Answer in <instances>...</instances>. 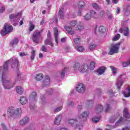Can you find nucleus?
<instances>
[{
    "label": "nucleus",
    "mask_w": 130,
    "mask_h": 130,
    "mask_svg": "<svg viewBox=\"0 0 130 130\" xmlns=\"http://www.w3.org/2000/svg\"><path fill=\"white\" fill-rule=\"evenodd\" d=\"M9 63H11V68L16 69L17 77L15 78V82H17V81H21V80H22L21 77L22 74H21V72H20V71L18 70L19 60H18L17 58L15 57H12L6 61L3 66V67H0V78H1V76H3V75H5V76H7V74H6V73L9 71Z\"/></svg>",
    "instance_id": "nucleus-1"
},
{
    "label": "nucleus",
    "mask_w": 130,
    "mask_h": 130,
    "mask_svg": "<svg viewBox=\"0 0 130 130\" xmlns=\"http://www.w3.org/2000/svg\"><path fill=\"white\" fill-rule=\"evenodd\" d=\"M89 115V112L88 111H84L81 113L78 118L73 119H69L68 122L70 123L72 126H76V127H79L81 124L82 121H85L87 120L88 118V116Z\"/></svg>",
    "instance_id": "nucleus-2"
},
{
    "label": "nucleus",
    "mask_w": 130,
    "mask_h": 130,
    "mask_svg": "<svg viewBox=\"0 0 130 130\" xmlns=\"http://www.w3.org/2000/svg\"><path fill=\"white\" fill-rule=\"evenodd\" d=\"M8 79V76L5 74L1 75V81H2V85L6 90H11L12 88H14L15 82L12 81L11 79Z\"/></svg>",
    "instance_id": "nucleus-3"
},
{
    "label": "nucleus",
    "mask_w": 130,
    "mask_h": 130,
    "mask_svg": "<svg viewBox=\"0 0 130 130\" xmlns=\"http://www.w3.org/2000/svg\"><path fill=\"white\" fill-rule=\"evenodd\" d=\"M22 114V109L21 108H17L15 110V107H10L8 108L7 111V115L8 117H12L13 116L14 118H18L19 115Z\"/></svg>",
    "instance_id": "nucleus-4"
},
{
    "label": "nucleus",
    "mask_w": 130,
    "mask_h": 130,
    "mask_svg": "<svg viewBox=\"0 0 130 130\" xmlns=\"http://www.w3.org/2000/svg\"><path fill=\"white\" fill-rule=\"evenodd\" d=\"M88 69L89 66H88V64L84 63L81 66L80 63L76 62L73 67V71L75 72H77V71H78L80 73L83 74L84 73H87Z\"/></svg>",
    "instance_id": "nucleus-5"
},
{
    "label": "nucleus",
    "mask_w": 130,
    "mask_h": 130,
    "mask_svg": "<svg viewBox=\"0 0 130 130\" xmlns=\"http://www.w3.org/2000/svg\"><path fill=\"white\" fill-rule=\"evenodd\" d=\"M13 31V26L9 25V24L5 23L3 27V29L1 31V35L2 36H6L7 34L11 33Z\"/></svg>",
    "instance_id": "nucleus-6"
},
{
    "label": "nucleus",
    "mask_w": 130,
    "mask_h": 130,
    "mask_svg": "<svg viewBox=\"0 0 130 130\" xmlns=\"http://www.w3.org/2000/svg\"><path fill=\"white\" fill-rule=\"evenodd\" d=\"M42 32H43V29H41L40 31L36 30L34 32L31 37L33 42L37 43V44L39 43V39L41 37V33Z\"/></svg>",
    "instance_id": "nucleus-7"
},
{
    "label": "nucleus",
    "mask_w": 130,
    "mask_h": 130,
    "mask_svg": "<svg viewBox=\"0 0 130 130\" xmlns=\"http://www.w3.org/2000/svg\"><path fill=\"white\" fill-rule=\"evenodd\" d=\"M120 44H121V42L117 43L112 46L108 54H110V55H112V54L118 53L119 52V47L120 46Z\"/></svg>",
    "instance_id": "nucleus-8"
},
{
    "label": "nucleus",
    "mask_w": 130,
    "mask_h": 130,
    "mask_svg": "<svg viewBox=\"0 0 130 130\" xmlns=\"http://www.w3.org/2000/svg\"><path fill=\"white\" fill-rule=\"evenodd\" d=\"M125 80V75L122 74L120 76L118 77L117 80V87L119 90H120V88H121V86L123 84V80Z\"/></svg>",
    "instance_id": "nucleus-9"
},
{
    "label": "nucleus",
    "mask_w": 130,
    "mask_h": 130,
    "mask_svg": "<svg viewBox=\"0 0 130 130\" xmlns=\"http://www.w3.org/2000/svg\"><path fill=\"white\" fill-rule=\"evenodd\" d=\"M22 16V13L21 12H18L17 14H11L9 16V19L11 22H15V20L19 19Z\"/></svg>",
    "instance_id": "nucleus-10"
},
{
    "label": "nucleus",
    "mask_w": 130,
    "mask_h": 130,
    "mask_svg": "<svg viewBox=\"0 0 130 130\" xmlns=\"http://www.w3.org/2000/svg\"><path fill=\"white\" fill-rule=\"evenodd\" d=\"M86 90V88L85 87V85L83 84L82 83H79L77 85L76 87V90L78 93H81V94H83V93H85V91Z\"/></svg>",
    "instance_id": "nucleus-11"
},
{
    "label": "nucleus",
    "mask_w": 130,
    "mask_h": 130,
    "mask_svg": "<svg viewBox=\"0 0 130 130\" xmlns=\"http://www.w3.org/2000/svg\"><path fill=\"white\" fill-rule=\"evenodd\" d=\"M37 92L36 91L32 92L28 97L29 101H30V102H36L37 101Z\"/></svg>",
    "instance_id": "nucleus-12"
},
{
    "label": "nucleus",
    "mask_w": 130,
    "mask_h": 130,
    "mask_svg": "<svg viewBox=\"0 0 130 130\" xmlns=\"http://www.w3.org/2000/svg\"><path fill=\"white\" fill-rule=\"evenodd\" d=\"M50 83V79L49 76H46L44 79L43 80L42 86L43 87H47Z\"/></svg>",
    "instance_id": "nucleus-13"
},
{
    "label": "nucleus",
    "mask_w": 130,
    "mask_h": 130,
    "mask_svg": "<svg viewBox=\"0 0 130 130\" xmlns=\"http://www.w3.org/2000/svg\"><path fill=\"white\" fill-rule=\"evenodd\" d=\"M124 121V118L121 117L120 119H119L116 122L115 126H112L109 125V124L107 125L108 126H110L111 128H115L116 126H118L119 125L120 123H121V122H123Z\"/></svg>",
    "instance_id": "nucleus-14"
},
{
    "label": "nucleus",
    "mask_w": 130,
    "mask_h": 130,
    "mask_svg": "<svg viewBox=\"0 0 130 130\" xmlns=\"http://www.w3.org/2000/svg\"><path fill=\"white\" fill-rule=\"evenodd\" d=\"M61 118H62V115L61 114H59L57 115L55 120H54V124L56 125H58L60 124V121H61Z\"/></svg>",
    "instance_id": "nucleus-15"
},
{
    "label": "nucleus",
    "mask_w": 130,
    "mask_h": 130,
    "mask_svg": "<svg viewBox=\"0 0 130 130\" xmlns=\"http://www.w3.org/2000/svg\"><path fill=\"white\" fill-rule=\"evenodd\" d=\"M105 71H106V67L101 66L98 69L96 73L99 74V76H101V75H103L105 73Z\"/></svg>",
    "instance_id": "nucleus-16"
},
{
    "label": "nucleus",
    "mask_w": 130,
    "mask_h": 130,
    "mask_svg": "<svg viewBox=\"0 0 130 130\" xmlns=\"http://www.w3.org/2000/svg\"><path fill=\"white\" fill-rule=\"evenodd\" d=\"M120 33H123L124 36H128L129 35V28L128 27H125L124 28H120L119 30Z\"/></svg>",
    "instance_id": "nucleus-17"
},
{
    "label": "nucleus",
    "mask_w": 130,
    "mask_h": 130,
    "mask_svg": "<svg viewBox=\"0 0 130 130\" xmlns=\"http://www.w3.org/2000/svg\"><path fill=\"white\" fill-rule=\"evenodd\" d=\"M104 109V108L103 107V106H102V104H99L95 106V110L96 113H100V112L103 111Z\"/></svg>",
    "instance_id": "nucleus-18"
},
{
    "label": "nucleus",
    "mask_w": 130,
    "mask_h": 130,
    "mask_svg": "<svg viewBox=\"0 0 130 130\" xmlns=\"http://www.w3.org/2000/svg\"><path fill=\"white\" fill-rule=\"evenodd\" d=\"M19 102L22 105H25L28 103V99L26 96H22L20 97Z\"/></svg>",
    "instance_id": "nucleus-19"
},
{
    "label": "nucleus",
    "mask_w": 130,
    "mask_h": 130,
    "mask_svg": "<svg viewBox=\"0 0 130 130\" xmlns=\"http://www.w3.org/2000/svg\"><path fill=\"white\" fill-rule=\"evenodd\" d=\"M29 122V118L28 117H25L19 121L20 125H25L26 123Z\"/></svg>",
    "instance_id": "nucleus-20"
},
{
    "label": "nucleus",
    "mask_w": 130,
    "mask_h": 130,
    "mask_svg": "<svg viewBox=\"0 0 130 130\" xmlns=\"http://www.w3.org/2000/svg\"><path fill=\"white\" fill-rule=\"evenodd\" d=\"M64 28L66 29V31H67L70 35H74V34H75V31L73 30V28L71 26H66L64 27Z\"/></svg>",
    "instance_id": "nucleus-21"
},
{
    "label": "nucleus",
    "mask_w": 130,
    "mask_h": 130,
    "mask_svg": "<svg viewBox=\"0 0 130 130\" xmlns=\"http://www.w3.org/2000/svg\"><path fill=\"white\" fill-rule=\"evenodd\" d=\"M123 113V115L124 117H125V118H127V119H130V113H128L127 108H125Z\"/></svg>",
    "instance_id": "nucleus-22"
},
{
    "label": "nucleus",
    "mask_w": 130,
    "mask_h": 130,
    "mask_svg": "<svg viewBox=\"0 0 130 130\" xmlns=\"http://www.w3.org/2000/svg\"><path fill=\"white\" fill-rule=\"evenodd\" d=\"M44 44L45 45H50L51 47H53V43H52L51 39H46L44 41Z\"/></svg>",
    "instance_id": "nucleus-23"
},
{
    "label": "nucleus",
    "mask_w": 130,
    "mask_h": 130,
    "mask_svg": "<svg viewBox=\"0 0 130 130\" xmlns=\"http://www.w3.org/2000/svg\"><path fill=\"white\" fill-rule=\"evenodd\" d=\"M18 43H19V40L18 38H16L11 41L10 44L13 46V47H14V46L18 45Z\"/></svg>",
    "instance_id": "nucleus-24"
},
{
    "label": "nucleus",
    "mask_w": 130,
    "mask_h": 130,
    "mask_svg": "<svg viewBox=\"0 0 130 130\" xmlns=\"http://www.w3.org/2000/svg\"><path fill=\"white\" fill-rule=\"evenodd\" d=\"M87 107L88 109H91V108H93V105H94V103L93 101L88 100L86 103Z\"/></svg>",
    "instance_id": "nucleus-25"
},
{
    "label": "nucleus",
    "mask_w": 130,
    "mask_h": 130,
    "mask_svg": "<svg viewBox=\"0 0 130 130\" xmlns=\"http://www.w3.org/2000/svg\"><path fill=\"white\" fill-rule=\"evenodd\" d=\"M126 91H123V94L124 97L127 98L130 97V87L128 86L127 88H126Z\"/></svg>",
    "instance_id": "nucleus-26"
},
{
    "label": "nucleus",
    "mask_w": 130,
    "mask_h": 130,
    "mask_svg": "<svg viewBox=\"0 0 130 130\" xmlns=\"http://www.w3.org/2000/svg\"><path fill=\"white\" fill-rule=\"evenodd\" d=\"M16 90L17 93H18L19 95H22L23 93H24V89L21 86H17Z\"/></svg>",
    "instance_id": "nucleus-27"
},
{
    "label": "nucleus",
    "mask_w": 130,
    "mask_h": 130,
    "mask_svg": "<svg viewBox=\"0 0 130 130\" xmlns=\"http://www.w3.org/2000/svg\"><path fill=\"white\" fill-rule=\"evenodd\" d=\"M84 29V25L82 22H79V24L76 26L77 31H82Z\"/></svg>",
    "instance_id": "nucleus-28"
},
{
    "label": "nucleus",
    "mask_w": 130,
    "mask_h": 130,
    "mask_svg": "<svg viewBox=\"0 0 130 130\" xmlns=\"http://www.w3.org/2000/svg\"><path fill=\"white\" fill-rule=\"evenodd\" d=\"M35 79L36 81H41L43 79V74L40 73L35 76Z\"/></svg>",
    "instance_id": "nucleus-29"
},
{
    "label": "nucleus",
    "mask_w": 130,
    "mask_h": 130,
    "mask_svg": "<svg viewBox=\"0 0 130 130\" xmlns=\"http://www.w3.org/2000/svg\"><path fill=\"white\" fill-rule=\"evenodd\" d=\"M73 41L76 46H77V45H80L81 43V38H77L74 39Z\"/></svg>",
    "instance_id": "nucleus-30"
},
{
    "label": "nucleus",
    "mask_w": 130,
    "mask_h": 130,
    "mask_svg": "<svg viewBox=\"0 0 130 130\" xmlns=\"http://www.w3.org/2000/svg\"><path fill=\"white\" fill-rule=\"evenodd\" d=\"M29 31H30V32H31L33 30H34V29L35 28V25H34L33 24V22L29 21Z\"/></svg>",
    "instance_id": "nucleus-31"
},
{
    "label": "nucleus",
    "mask_w": 130,
    "mask_h": 130,
    "mask_svg": "<svg viewBox=\"0 0 130 130\" xmlns=\"http://www.w3.org/2000/svg\"><path fill=\"white\" fill-rule=\"evenodd\" d=\"M75 47H76L78 51H79L80 52H83V51L85 50V48H84V47H83L82 46H75Z\"/></svg>",
    "instance_id": "nucleus-32"
},
{
    "label": "nucleus",
    "mask_w": 130,
    "mask_h": 130,
    "mask_svg": "<svg viewBox=\"0 0 130 130\" xmlns=\"http://www.w3.org/2000/svg\"><path fill=\"white\" fill-rule=\"evenodd\" d=\"M91 18H92V16H91V14L89 13H87L85 16H84V20L85 21H89L91 20Z\"/></svg>",
    "instance_id": "nucleus-33"
},
{
    "label": "nucleus",
    "mask_w": 130,
    "mask_h": 130,
    "mask_svg": "<svg viewBox=\"0 0 130 130\" xmlns=\"http://www.w3.org/2000/svg\"><path fill=\"white\" fill-rule=\"evenodd\" d=\"M31 54L30 56V59L31 60H34L35 58V50L34 49L32 48L31 49Z\"/></svg>",
    "instance_id": "nucleus-34"
},
{
    "label": "nucleus",
    "mask_w": 130,
    "mask_h": 130,
    "mask_svg": "<svg viewBox=\"0 0 130 130\" xmlns=\"http://www.w3.org/2000/svg\"><path fill=\"white\" fill-rule=\"evenodd\" d=\"M99 31L100 32V33H105V32L106 31V29H105V27H104V26H101L99 28Z\"/></svg>",
    "instance_id": "nucleus-35"
},
{
    "label": "nucleus",
    "mask_w": 130,
    "mask_h": 130,
    "mask_svg": "<svg viewBox=\"0 0 130 130\" xmlns=\"http://www.w3.org/2000/svg\"><path fill=\"white\" fill-rule=\"evenodd\" d=\"M111 110V106L110 105L107 104L105 106V112H109L110 110Z\"/></svg>",
    "instance_id": "nucleus-36"
},
{
    "label": "nucleus",
    "mask_w": 130,
    "mask_h": 130,
    "mask_svg": "<svg viewBox=\"0 0 130 130\" xmlns=\"http://www.w3.org/2000/svg\"><path fill=\"white\" fill-rule=\"evenodd\" d=\"M95 66H96V63L94 61L91 62L89 66V69L91 70H94V69H95Z\"/></svg>",
    "instance_id": "nucleus-37"
},
{
    "label": "nucleus",
    "mask_w": 130,
    "mask_h": 130,
    "mask_svg": "<svg viewBox=\"0 0 130 130\" xmlns=\"http://www.w3.org/2000/svg\"><path fill=\"white\" fill-rule=\"evenodd\" d=\"M92 6L93 9H95V10H96V11H99V10H100V7L98 5V4H97V3H93L92 4Z\"/></svg>",
    "instance_id": "nucleus-38"
},
{
    "label": "nucleus",
    "mask_w": 130,
    "mask_h": 130,
    "mask_svg": "<svg viewBox=\"0 0 130 130\" xmlns=\"http://www.w3.org/2000/svg\"><path fill=\"white\" fill-rule=\"evenodd\" d=\"M85 6V3L83 1H80L78 3V7L79 9H83Z\"/></svg>",
    "instance_id": "nucleus-39"
},
{
    "label": "nucleus",
    "mask_w": 130,
    "mask_h": 130,
    "mask_svg": "<svg viewBox=\"0 0 130 130\" xmlns=\"http://www.w3.org/2000/svg\"><path fill=\"white\" fill-rule=\"evenodd\" d=\"M67 71V68H65L63 70H62V71L60 73V77L61 78V79H62V78L64 77V76H66V72Z\"/></svg>",
    "instance_id": "nucleus-40"
},
{
    "label": "nucleus",
    "mask_w": 130,
    "mask_h": 130,
    "mask_svg": "<svg viewBox=\"0 0 130 130\" xmlns=\"http://www.w3.org/2000/svg\"><path fill=\"white\" fill-rule=\"evenodd\" d=\"M119 38H120V35L118 34L114 36L112 40L113 41H117V40H119Z\"/></svg>",
    "instance_id": "nucleus-41"
},
{
    "label": "nucleus",
    "mask_w": 130,
    "mask_h": 130,
    "mask_svg": "<svg viewBox=\"0 0 130 130\" xmlns=\"http://www.w3.org/2000/svg\"><path fill=\"white\" fill-rule=\"evenodd\" d=\"M123 11H124L125 16H129V14H130L129 9L124 8Z\"/></svg>",
    "instance_id": "nucleus-42"
},
{
    "label": "nucleus",
    "mask_w": 130,
    "mask_h": 130,
    "mask_svg": "<svg viewBox=\"0 0 130 130\" xmlns=\"http://www.w3.org/2000/svg\"><path fill=\"white\" fill-rule=\"evenodd\" d=\"M34 102H36L29 101V108L30 109H34L35 107V103H34Z\"/></svg>",
    "instance_id": "nucleus-43"
},
{
    "label": "nucleus",
    "mask_w": 130,
    "mask_h": 130,
    "mask_svg": "<svg viewBox=\"0 0 130 130\" xmlns=\"http://www.w3.org/2000/svg\"><path fill=\"white\" fill-rule=\"evenodd\" d=\"M74 103L73 100H69L67 103L68 106H71V107H73L74 106Z\"/></svg>",
    "instance_id": "nucleus-44"
},
{
    "label": "nucleus",
    "mask_w": 130,
    "mask_h": 130,
    "mask_svg": "<svg viewBox=\"0 0 130 130\" xmlns=\"http://www.w3.org/2000/svg\"><path fill=\"white\" fill-rule=\"evenodd\" d=\"M100 120V117H94L92 118V121L93 122L96 123Z\"/></svg>",
    "instance_id": "nucleus-45"
},
{
    "label": "nucleus",
    "mask_w": 130,
    "mask_h": 130,
    "mask_svg": "<svg viewBox=\"0 0 130 130\" xmlns=\"http://www.w3.org/2000/svg\"><path fill=\"white\" fill-rule=\"evenodd\" d=\"M54 36H58V29L57 28L54 27Z\"/></svg>",
    "instance_id": "nucleus-46"
},
{
    "label": "nucleus",
    "mask_w": 130,
    "mask_h": 130,
    "mask_svg": "<svg viewBox=\"0 0 130 130\" xmlns=\"http://www.w3.org/2000/svg\"><path fill=\"white\" fill-rule=\"evenodd\" d=\"M110 69L112 70V72L114 75H115L116 74L117 70L116 68H114L113 66H110Z\"/></svg>",
    "instance_id": "nucleus-47"
},
{
    "label": "nucleus",
    "mask_w": 130,
    "mask_h": 130,
    "mask_svg": "<svg viewBox=\"0 0 130 130\" xmlns=\"http://www.w3.org/2000/svg\"><path fill=\"white\" fill-rule=\"evenodd\" d=\"M19 56H21V57H23V56H26L28 55V54L27 53L22 52H19Z\"/></svg>",
    "instance_id": "nucleus-48"
},
{
    "label": "nucleus",
    "mask_w": 130,
    "mask_h": 130,
    "mask_svg": "<svg viewBox=\"0 0 130 130\" xmlns=\"http://www.w3.org/2000/svg\"><path fill=\"white\" fill-rule=\"evenodd\" d=\"M41 102H42V103H43V104H45V103H46V101H45V98L44 97V95H42L41 96Z\"/></svg>",
    "instance_id": "nucleus-49"
},
{
    "label": "nucleus",
    "mask_w": 130,
    "mask_h": 130,
    "mask_svg": "<svg viewBox=\"0 0 130 130\" xmlns=\"http://www.w3.org/2000/svg\"><path fill=\"white\" fill-rule=\"evenodd\" d=\"M96 44H90L89 46V49L90 50H92V49H94V48H96Z\"/></svg>",
    "instance_id": "nucleus-50"
},
{
    "label": "nucleus",
    "mask_w": 130,
    "mask_h": 130,
    "mask_svg": "<svg viewBox=\"0 0 130 130\" xmlns=\"http://www.w3.org/2000/svg\"><path fill=\"white\" fill-rule=\"evenodd\" d=\"M61 109H62V107H61V106L57 107L55 109H54V112H58L59 111H60V110H61Z\"/></svg>",
    "instance_id": "nucleus-51"
},
{
    "label": "nucleus",
    "mask_w": 130,
    "mask_h": 130,
    "mask_svg": "<svg viewBox=\"0 0 130 130\" xmlns=\"http://www.w3.org/2000/svg\"><path fill=\"white\" fill-rule=\"evenodd\" d=\"M41 50L44 52H46L47 51V48H46V46H45V45H44L42 46Z\"/></svg>",
    "instance_id": "nucleus-52"
},
{
    "label": "nucleus",
    "mask_w": 130,
    "mask_h": 130,
    "mask_svg": "<svg viewBox=\"0 0 130 130\" xmlns=\"http://www.w3.org/2000/svg\"><path fill=\"white\" fill-rule=\"evenodd\" d=\"M90 15L92 17H93V18H96V12L93 11V10H91L90 11Z\"/></svg>",
    "instance_id": "nucleus-53"
},
{
    "label": "nucleus",
    "mask_w": 130,
    "mask_h": 130,
    "mask_svg": "<svg viewBox=\"0 0 130 130\" xmlns=\"http://www.w3.org/2000/svg\"><path fill=\"white\" fill-rule=\"evenodd\" d=\"M71 26L70 27H75V26H76L77 25V21H72L71 22V24H70Z\"/></svg>",
    "instance_id": "nucleus-54"
},
{
    "label": "nucleus",
    "mask_w": 130,
    "mask_h": 130,
    "mask_svg": "<svg viewBox=\"0 0 130 130\" xmlns=\"http://www.w3.org/2000/svg\"><path fill=\"white\" fill-rule=\"evenodd\" d=\"M53 93V91L52 90V89L49 88L47 91V94L48 95H51Z\"/></svg>",
    "instance_id": "nucleus-55"
},
{
    "label": "nucleus",
    "mask_w": 130,
    "mask_h": 130,
    "mask_svg": "<svg viewBox=\"0 0 130 130\" xmlns=\"http://www.w3.org/2000/svg\"><path fill=\"white\" fill-rule=\"evenodd\" d=\"M47 39H51V35L50 31L49 30L47 34Z\"/></svg>",
    "instance_id": "nucleus-56"
},
{
    "label": "nucleus",
    "mask_w": 130,
    "mask_h": 130,
    "mask_svg": "<svg viewBox=\"0 0 130 130\" xmlns=\"http://www.w3.org/2000/svg\"><path fill=\"white\" fill-rule=\"evenodd\" d=\"M108 94L110 95V96H113V91L112 90H109L108 91Z\"/></svg>",
    "instance_id": "nucleus-57"
},
{
    "label": "nucleus",
    "mask_w": 130,
    "mask_h": 130,
    "mask_svg": "<svg viewBox=\"0 0 130 130\" xmlns=\"http://www.w3.org/2000/svg\"><path fill=\"white\" fill-rule=\"evenodd\" d=\"M1 125L3 128V130H9V129H8V128L7 127V126H6V125L5 124L2 123Z\"/></svg>",
    "instance_id": "nucleus-58"
},
{
    "label": "nucleus",
    "mask_w": 130,
    "mask_h": 130,
    "mask_svg": "<svg viewBox=\"0 0 130 130\" xmlns=\"http://www.w3.org/2000/svg\"><path fill=\"white\" fill-rule=\"evenodd\" d=\"M63 14V8H61L59 11V15Z\"/></svg>",
    "instance_id": "nucleus-59"
},
{
    "label": "nucleus",
    "mask_w": 130,
    "mask_h": 130,
    "mask_svg": "<svg viewBox=\"0 0 130 130\" xmlns=\"http://www.w3.org/2000/svg\"><path fill=\"white\" fill-rule=\"evenodd\" d=\"M6 11V8L5 7H2L0 9V13H4Z\"/></svg>",
    "instance_id": "nucleus-60"
},
{
    "label": "nucleus",
    "mask_w": 130,
    "mask_h": 130,
    "mask_svg": "<svg viewBox=\"0 0 130 130\" xmlns=\"http://www.w3.org/2000/svg\"><path fill=\"white\" fill-rule=\"evenodd\" d=\"M55 37V41L56 42V43H58V36H54Z\"/></svg>",
    "instance_id": "nucleus-61"
},
{
    "label": "nucleus",
    "mask_w": 130,
    "mask_h": 130,
    "mask_svg": "<svg viewBox=\"0 0 130 130\" xmlns=\"http://www.w3.org/2000/svg\"><path fill=\"white\" fill-rule=\"evenodd\" d=\"M112 18H113L112 15L111 14L108 15V18L109 19V20H111Z\"/></svg>",
    "instance_id": "nucleus-62"
},
{
    "label": "nucleus",
    "mask_w": 130,
    "mask_h": 130,
    "mask_svg": "<svg viewBox=\"0 0 130 130\" xmlns=\"http://www.w3.org/2000/svg\"><path fill=\"white\" fill-rule=\"evenodd\" d=\"M129 128L128 126H125V127H123L122 128V130H129Z\"/></svg>",
    "instance_id": "nucleus-63"
},
{
    "label": "nucleus",
    "mask_w": 130,
    "mask_h": 130,
    "mask_svg": "<svg viewBox=\"0 0 130 130\" xmlns=\"http://www.w3.org/2000/svg\"><path fill=\"white\" fill-rule=\"evenodd\" d=\"M25 130H32V128H31V127L29 126L26 128Z\"/></svg>",
    "instance_id": "nucleus-64"
}]
</instances>
